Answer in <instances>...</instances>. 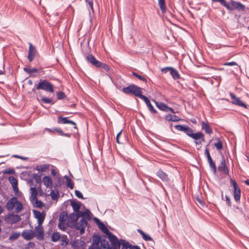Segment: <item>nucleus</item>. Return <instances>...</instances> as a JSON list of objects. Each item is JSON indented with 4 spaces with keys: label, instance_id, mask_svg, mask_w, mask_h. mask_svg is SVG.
<instances>
[{
    "label": "nucleus",
    "instance_id": "nucleus-35",
    "mask_svg": "<svg viewBox=\"0 0 249 249\" xmlns=\"http://www.w3.org/2000/svg\"><path fill=\"white\" fill-rule=\"evenodd\" d=\"M58 226L60 230L64 231L68 228V224L67 222L59 221Z\"/></svg>",
    "mask_w": 249,
    "mask_h": 249
},
{
    "label": "nucleus",
    "instance_id": "nucleus-61",
    "mask_svg": "<svg viewBox=\"0 0 249 249\" xmlns=\"http://www.w3.org/2000/svg\"><path fill=\"white\" fill-rule=\"evenodd\" d=\"M28 246L29 247H33L35 246V244L33 242H29Z\"/></svg>",
    "mask_w": 249,
    "mask_h": 249
},
{
    "label": "nucleus",
    "instance_id": "nucleus-37",
    "mask_svg": "<svg viewBox=\"0 0 249 249\" xmlns=\"http://www.w3.org/2000/svg\"><path fill=\"white\" fill-rule=\"evenodd\" d=\"M68 219V214L65 212H62L60 213L59 217V221L66 222Z\"/></svg>",
    "mask_w": 249,
    "mask_h": 249
},
{
    "label": "nucleus",
    "instance_id": "nucleus-49",
    "mask_svg": "<svg viewBox=\"0 0 249 249\" xmlns=\"http://www.w3.org/2000/svg\"><path fill=\"white\" fill-rule=\"evenodd\" d=\"M223 65L224 66H235V65L238 66L237 64L235 62H233V61L230 62H226V63H225Z\"/></svg>",
    "mask_w": 249,
    "mask_h": 249
},
{
    "label": "nucleus",
    "instance_id": "nucleus-6",
    "mask_svg": "<svg viewBox=\"0 0 249 249\" xmlns=\"http://www.w3.org/2000/svg\"><path fill=\"white\" fill-rule=\"evenodd\" d=\"M36 89L38 90L42 89L52 93L54 92L53 85L46 80H40L36 86Z\"/></svg>",
    "mask_w": 249,
    "mask_h": 249
},
{
    "label": "nucleus",
    "instance_id": "nucleus-7",
    "mask_svg": "<svg viewBox=\"0 0 249 249\" xmlns=\"http://www.w3.org/2000/svg\"><path fill=\"white\" fill-rule=\"evenodd\" d=\"M71 205L74 212H75V213L71 214V216L74 217L75 219L78 218L80 217H83L84 214H86V212L84 213L83 212L79 211L80 206L79 203L72 201Z\"/></svg>",
    "mask_w": 249,
    "mask_h": 249
},
{
    "label": "nucleus",
    "instance_id": "nucleus-11",
    "mask_svg": "<svg viewBox=\"0 0 249 249\" xmlns=\"http://www.w3.org/2000/svg\"><path fill=\"white\" fill-rule=\"evenodd\" d=\"M230 96L231 99V103L232 104L238 106L239 107H242L246 108H247V106L244 103H243L240 99V98L236 97L234 93L230 92Z\"/></svg>",
    "mask_w": 249,
    "mask_h": 249
},
{
    "label": "nucleus",
    "instance_id": "nucleus-43",
    "mask_svg": "<svg viewBox=\"0 0 249 249\" xmlns=\"http://www.w3.org/2000/svg\"><path fill=\"white\" fill-rule=\"evenodd\" d=\"M24 71L29 73L38 72V70L36 68H24Z\"/></svg>",
    "mask_w": 249,
    "mask_h": 249
},
{
    "label": "nucleus",
    "instance_id": "nucleus-9",
    "mask_svg": "<svg viewBox=\"0 0 249 249\" xmlns=\"http://www.w3.org/2000/svg\"><path fill=\"white\" fill-rule=\"evenodd\" d=\"M225 7L230 10H232L233 9L243 10L245 7L239 2L231 0L230 3H226Z\"/></svg>",
    "mask_w": 249,
    "mask_h": 249
},
{
    "label": "nucleus",
    "instance_id": "nucleus-55",
    "mask_svg": "<svg viewBox=\"0 0 249 249\" xmlns=\"http://www.w3.org/2000/svg\"><path fill=\"white\" fill-rule=\"evenodd\" d=\"M44 131H48L49 133L52 134V133H53L54 132H55V130H53V128L51 129V128H46L44 129Z\"/></svg>",
    "mask_w": 249,
    "mask_h": 249
},
{
    "label": "nucleus",
    "instance_id": "nucleus-30",
    "mask_svg": "<svg viewBox=\"0 0 249 249\" xmlns=\"http://www.w3.org/2000/svg\"><path fill=\"white\" fill-rule=\"evenodd\" d=\"M158 4L162 13L164 14L166 12V6L165 0H158Z\"/></svg>",
    "mask_w": 249,
    "mask_h": 249
},
{
    "label": "nucleus",
    "instance_id": "nucleus-63",
    "mask_svg": "<svg viewBox=\"0 0 249 249\" xmlns=\"http://www.w3.org/2000/svg\"><path fill=\"white\" fill-rule=\"evenodd\" d=\"M70 218L71 219L73 220V221H77V220H78V218H77V219H75L74 217H73V216H71V214H70Z\"/></svg>",
    "mask_w": 249,
    "mask_h": 249
},
{
    "label": "nucleus",
    "instance_id": "nucleus-58",
    "mask_svg": "<svg viewBox=\"0 0 249 249\" xmlns=\"http://www.w3.org/2000/svg\"><path fill=\"white\" fill-rule=\"evenodd\" d=\"M120 246H112L111 247H109L108 246V247H107L106 249H120Z\"/></svg>",
    "mask_w": 249,
    "mask_h": 249
},
{
    "label": "nucleus",
    "instance_id": "nucleus-24",
    "mask_svg": "<svg viewBox=\"0 0 249 249\" xmlns=\"http://www.w3.org/2000/svg\"><path fill=\"white\" fill-rule=\"evenodd\" d=\"M218 168L219 171L222 172L227 175L229 174V170L226 165V162L224 159H223L221 160L220 164L218 166Z\"/></svg>",
    "mask_w": 249,
    "mask_h": 249
},
{
    "label": "nucleus",
    "instance_id": "nucleus-64",
    "mask_svg": "<svg viewBox=\"0 0 249 249\" xmlns=\"http://www.w3.org/2000/svg\"><path fill=\"white\" fill-rule=\"evenodd\" d=\"M245 183L246 185H248L249 186V179H247L245 181Z\"/></svg>",
    "mask_w": 249,
    "mask_h": 249
},
{
    "label": "nucleus",
    "instance_id": "nucleus-38",
    "mask_svg": "<svg viewBox=\"0 0 249 249\" xmlns=\"http://www.w3.org/2000/svg\"><path fill=\"white\" fill-rule=\"evenodd\" d=\"M216 142L214 144V146L217 150H221L223 148V143L219 138L216 139Z\"/></svg>",
    "mask_w": 249,
    "mask_h": 249
},
{
    "label": "nucleus",
    "instance_id": "nucleus-27",
    "mask_svg": "<svg viewBox=\"0 0 249 249\" xmlns=\"http://www.w3.org/2000/svg\"><path fill=\"white\" fill-rule=\"evenodd\" d=\"M157 175L163 181H167L168 180L167 175L161 169L158 170L157 173Z\"/></svg>",
    "mask_w": 249,
    "mask_h": 249
},
{
    "label": "nucleus",
    "instance_id": "nucleus-33",
    "mask_svg": "<svg viewBox=\"0 0 249 249\" xmlns=\"http://www.w3.org/2000/svg\"><path fill=\"white\" fill-rule=\"evenodd\" d=\"M98 227L100 229V230L106 234H107L109 231L107 229V228L106 227V226L104 225V224L103 222H99Z\"/></svg>",
    "mask_w": 249,
    "mask_h": 249
},
{
    "label": "nucleus",
    "instance_id": "nucleus-13",
    "mask_svg": "<svg viewBox=\"0 0 249 249\" xmlns=\"http://www.w3.org/2000/svg\"><path fill=\"white\" fill-rule=\"evenodd\" d=\"M35 217L37 219V223L39 224H42L46 216L45 212H40L37 210H34L33 211Z\"/></svg>",
    "mask_w": 249,
    "mask_h": 249
},
{
    "label": "nucleus",
    "instance_id": "nucleus-22",
    "mask_svg": "<svg viewBox=\"0 0 249 249\" xmlns=\"http://www.w3.org/2000/svg\"><path fill=\"white\" fill-rule=\"evenodd\" d=\"M141 99L143 100L144 101L147 107H148L149 110L152 113L155 114L157 112V111L154 108L153 106L151 105L149 100L148 99L147 97L145 96L144 95L142 96Z\"/></svg>",
    "mask_w": 249,
    "mask_h": 249
},
{
    "label": "nucleus",
    "instance_id": "nucleus-23",
    "mask_svg": "<svg viewBox=\"0 0 249 249\" xmlns=\"http://www.w3.org/2000/svg\"><path fill=\"white\" fill-rule=\"evenodd\" d=\"M121 243L122 246V249H140L138 246H132L123 239L121 240Z\"/></svg>",
    "mask_w": 249,
    "mask_h": 249
},
{
    "label": "nucleus",
    "instance_id": "nucleus-28",
    "mask_svg": "<svg viewBox=\"0 0 249 249\" xmlns=\"http://www.w3.org/2000/svg\"><path fill=\"white\" fill-rule=\"evenodd\" d=\"M164 118L168 121L172 122H178L179 121L180 119L175 115L167 114L164 116Z\"/></svg>",
    "mask_w": 249,
    "mask_h": 249
},
{
    "label": "nucleus",
    "instance_id": "nucleus-45",
    "mask_svg": "<svg viewBox=\"0 0 249 249\" xmlns=\"http://www.w3.org/2000/svg\"><path fill=\"white\" fill-rule=\"evenodd\" d=\"M49 166L50 165L49 164H43L40 166V169L39 170L41 172H44L49 169Z\"/></svg>",
    "mask_w": 249,
    "mask_h": 249
},
{
    "label": "nucleus",
    "instance_id": "nucleus-36",
    "mask_svg": "<svg viewBox=\"0 0 249 249\" xmlns=\"http://www.w3.org/2000/svg\"><path fill=\"white\" fill-rule=\"evenodd\" d=\"M51 238H52V241L53 242H57L58 240H59V239L60 238V234H59V232H54L52 235Z\"/></svg>",
    "mask_w": 249,
    "mask_h": 249
},
{
    "label": "nucleus",
    "instance_id": "nucleus-62",
    "mask_svg": "<svg viewBox=\"0 0 249 249\" xmlns=\"http://www.w3.org/2000/svg\"><path fill=\"white\" fill-rule=\"evenodd\" d=\"M226 199L227 201V202L229 203V204H230L231 201H230V198L227 196H226Z\"/></svg>",
    "mask_w": 249,
    "mask_h": 249
},
{
    "label": "nucleus",
    "instance_id": "nucleus-16",
    "mask_svg": "<svg viewBox=\"0 0 249 249\" xmlns=\"http://www.w3.org/2000/svg\"><path fill=\"white\" fill-rule=\"evenodd\" d=\"M57 123L59 124H70L73 126L74 129L77 130L76 123L72 121L69 120L68 117H62L61 116H59L57 119Z\"/></svg>",
    "mask_w": 249,
    "mask_h": 249
},
{
    "label": "nucleus",
    "instance_id": "nucleus-25",
    "mask_svg": "<svg viewBox=\"0 0 249 249\" xmlns=\"http://www.w3.org/2000/svg\"><path fill=\"white\" fill-rule=\"evenodd\" d=\"M9 181L11 184L12 185L13 190L15 192H18V181L13 176H10L8 178Z\"/></svg>",
    "mask_w": 249,
    "mask_h": 249
},
{
    "label": "nucleus",
    "instance_id": "nucleus-60",
    "mask_svg": "<svg viewBox=\"0 0 249 249\" xmlns=\"http://www.w3.org/2000/svg\"><path fill=\"white\" fill-rule=\"evenodd\" d=\"M205 153L207 156V158L211 156L210 154L209 153V150L208 148H206V149L205 150Z\"/></svg>",
    "mask_w": 249,
    "mask_h": 249
},
{
    "label": "nucleus",
    "instance_id": "nucleus-4",
    "mask_svg": "<svg viewBox=\"0 0 249 249\" xmlns=\"http://www.w3.org/2000/svg\"><path fill=\"white\" fill-rule=\"evenodd\" d=\"M122 91L125 94H132L135 96L138 97L141 99L142 95V91L141 88L134 84H131L127 87L124 88Z\"/></svg>",
    "mask_w": 249,
    "mask_h": 249
},
{
    "label": "nucleus",
    "instance_id": "nucleus-14",
    "mask_svg": "<svg viewBox=\"0 0 249 249\" xmlns=\"http://www.w3.org/2000/svg\"><path fill=\"white\" fill-rule=\"evenodd\" d=\"M88 224L87 221L84 217H82L79 222L77 223L75 225V228L80 231L81 234L85 232V229Z\"/></svg>",
    "mask_w": 249,
    "mask_h": 249
},
{
    "label": "nucleus",
    "instance_id": "nucleus-21",
    "mask_svg": "<svg viewBox=\"0 0 249 249\" xmlns=\"http://www.w3.org/2000/svg\"><path fill=\"white\" fill-rule=\"evenodd\" d=\"M42 181L43 184L47 187L52 189L53 186V181L49 176H45L43 178Z\"/></svg>",
    "mask_w": 249,
    "mask_h": 249
},
{
    "label": "nucleus",
    "instance_id": "nucleus-57",
    "mask_svg": "<svg viewBox=\"0 0 249 249\" xmlns=\"http://www.w3.org/2000/svg\"><path fill=\"white\" fill-rule=\"evenodd\" d=\"M122 134V130L120 131L117 135V136H116V141L117 142V143H120V142H119V138H120V136H121Z\"/></svg>",
    "mask_w": 249,
    "mask_h": 249
},
{
    "label": "nucleus",
    "instance_id": "nucleus-40",
    "mask_svg": "<svg viewBox=\"0 0 249 249\" xmlns=\"http://www.w3.org/2000/svg\"><path fill=\"white\" fill-rule=\"evenodd\" d=\"M20 235V232H13L9 237L10 240H14L17 239Z\"/></svg>",
    "mask_w": 249,
    "mask_h": 249
},
{
    "label": "nucleus",
    "instance_id": "nucleus-44",
    "mask_svg": "<svg viewBox=\"0 0 249 249\" xmlns=\"http://www.w3.org/2000/svg\"><path fill=\"white\" fill-rule=\"evenodd\" d=\"M210 167L211 168L213 173H215L216 171V166L214 162L212 160L209 162Z\"/></svg>",
    "mask_w": 249,
    "mask_h": 249
},
{
    "label": "nucleus",
    "instance_id": "nucleus-53",
    "mask_svg": "<svg viewBox=\"0 0 249 249\" xmlns=\"http://www.w3.org/2000/svg\"><path fill=\"white\" fill-rule=\"evenodd\" d=\"M57 171H56V169L53 168L51 169V175L53 177H56L57 176Z\"/></svg>",
    "mask_w": 249,
    "mask_h": 249
},
{
    "label": "nucleus",
    "instance_id": "nucleus-46",
    "mask_svg": "<svg viewBox=\"0 0 249 249\" xmlns=\"http://www.w3.org/2000/svg\"><path fill=\"white\" fill-rule=\"evenodd\" d=\"M57 97L59 100L63 99L65 97V95L63 92L59 91L57 92Z\"/></svg>",
    "mask_w": 249,
    "mask_h": 249
},
{
    "label": "nucleus",
    "instance_id": "nucleus-26",
    "mask_svg": "<svg viewBox=\"0 0 249 249\" xmlns=\"http://www.w3.org/2000/svg\"><path fill=\"white\" fill-rule=\"evenodd\" d=\"M201 127L203 130H204L206 133L210 134L213 133V130L208 123L205 122L201 123Z\"/></svg>",
    "mask_w": 249,
    "mask_h": 249
},
{
    "label": "nucleus",
    "instance_id": "nucleus-3",
    "mask_svg": "<svg viewBox=\"0 0 249 249\" xmlns=\"http://www.w3.org/2000/svg\"><path fill=\"white\" fill-rule=\"evenodd\" d=\"M6 208L8 211H14L16 213H19L23 209L22 203L18 201L16 197L10 198L6 204Z\"/></svg>",
    "mask_w": 249,
    "mask_h": 249
},
{
    "label": "nucleus",
    "instance_id": "nucleus-47",
    "mask_svg": "<svg viewBox=\"0 0 249 249\" xmlns=\"http://www.w3.org/2000/svg\"><path fill=\"white\" fill-rule=\"evenodd\" d=\"M75 196L79 198H83V196L82 194L78 190L75 191Z\"/></svg>",
    "mask_w": 249,
    "mask_h": 249
},
{
    "label": "nucleus",
    "instance_id": "nucleus-18",
    "mask_svg": "<svg viewBox=\"0 0 249 249\" xmlns=\"http://www.w3.org/2000/svg\"><path fill=\"white\" fill-rule=\"evenodd\" d=\"M7 222L10 224H14L21 220L20 216L18 214H10L6 217Z\"/></svg>",
    "mask_w": 249,
    "mask_h": 249
},
{
    "label": "nucleus",
    "instance_id": "nucleus-17",
    "mask_svg": "<svg viewBox=\"0 0 249 249\" xmlns=\"http://www.w3.org/2000/svg\"><path fill=\"white\" fill-rule=\"evenodd\" d=\"M106 235L111 242L112 246H117L119 247L121 245V240L119 241L117 237L113 234L110 231Z\"/></svg>",
    "mask_w": 249,
    "mask_h": 249
},
{
    "label": "nucleus",
    "instance_id": "nucleus-42",
    "mask_svg": "<svg viewBox=\"0 0 249 249\" xmlns=\"http://www.w3.org/2000/svg\"><path fill=\"white\" fill-rule=\"evenodd\" d=\"M33 201L35 202V205L37 208H42L43 206V203L40 200H38L37 198L34 200Z\"/></svg>",
    "mask_w": 249,
    "mask_h": 249
},
{
    "label": "nucleus",
    "instance_id": "nucleus-52",
    "mask_svg": "<svg viewBox=\"0 0 249 249\" xmlns=\"http://www.w3.org/2000/svg\"><path fill=\"white\" fill-rule=\"evenodd\" d=\"M171 69V67H165V68H163L161 69V71L162 73H167L168 71H170V69Z\"/></svg>",
    "mask_w": 249,
    "mask_h": 249
},
{
    "label": "nucleus",
    "instance_id": "nucleus-41",
    "mask_svg": "<svg viewBox=\"0 0 249 249\" xmlns=\"http://www.w3.org/2000/svg\"><path fill=\"white\" fill-rule=\"evenodd\" d=\"M132 74L133 76H135L136 77L138 78L139 80H141L144 82L145 83L147 82L146 79L145 77L141 76V75H139L135 72H132Z\"/></svg>",
    "mask_w": 249,
    "mask_h": 249
},
{
    "label": "nucleus",
    "instance_id": "nucleus-29",
    "mask_svg": "<svg viewBox=\"0 0 249 249\" xmlns=\"http://www.w3.org/2000/svg\"><path fill=\"white\" fill-rule=\"evenodd\" d=\"M30 200L31 201H33L37 198L36 196L37 192L36 189L35 187H32L30 188Z\"/></svg>",
    "mask_w": 249,
    "mask_h": 249
},
{
    "label": "nucleus",
    "instance_id": "nucleus-8",
    "mask_svg": "<svg viewBox=\"0 0 249 249\" xmlns=\"http://www.w3.org/2000/svg\"><path fill=\"white\" fill-rule=\"evenodd\" d=\"M72 249H85L86 243L85 241L80 239H75L70 243Z\"/></svg>",
    "mask_w": 249,
    "mask_h": 249
},
{
    "label": "nucleus",
    "instance_id": "nucleus-15",
    "mask_svg": "<svg viewBox=\"0 0 249 249\" xmlns=\"http://www.w3.org/2000/svg\"><path fill=\"white\" fill-rule=\"evenodd\" d=\"M154 102L157 107L160 110L165 112H170L173 113H175L174 110L172 108L168 107L165 104L155 101H154Z\"/></svg>",
    "mask_w": 249,
    "mask_h": 249
},
{
    "label": "nucleus",
    "instance_id": "nucleus-1",
    "mask_svg": "<svg viewBox=\"0 0 249 249\" xmlns=\"http://www.w3.org/2000/svg\"><path fill=\"white\" fill-rule=\"evenodd\" d=\"M175 128L178 131L184 132L188 136L194 140L195 144L198 146L197 149H199L202 142H205L204 135L200 131L194 133V130L187 125H176Z\"/></svg>",
    "mask_w": 249,
    "mask_h": 249
},
{
    "label": "nucleus",
    "instance_id": "nucleus-54",
    "mask_svg": "<svg viewBox=\"0 0 249 249\" xmlns=\"http://www.w3.org/2000/svg\"><path fill=\"white\" fill-rule=\"evenodd\" d=\"M14 157H16L18 159H21V160H27L28 159V158H27V157H23L22 156H19L18 155H14Z\"/></svg>",
    "mask_w": 249,
    "mask_h": 249
},
{
    "label": "nucleus",
    "instance_id": "nucleus-39",
    "mask_svg": "<svg viewBox=\"0 0 249 249\" xmlns=\"http://www.w3.org/2000/svg\"><path fill=\"white\" fill-rule=\"evenodd\" d=\"M41 100L43 103L45 104H53L54 103L51 98H48L44 96L42 97Z\"/></svg>",
    "mask_w": 249,
    "mask_h": 249
},
{
    "label": "nucleus",
    "instance_id": "nucleus-5",
    "mask_svg": "<svg viewBox=\"0 0 249 249\" xmlns=\"http://www.w3.org/2000/svg\"><path fill=\"white\" fill-rule=\"evenodd\" d=\"M87 60L93 66L97 68H101L104 69L107 72L109 71V67L105 63H102L96 59L92 54H89L87 56Z\"/></svg>",
    "mask_w": 249,
    "mask_h": 249
},
{
    "label": "nucleus",
    "instance_id": "nucleus-51",
    "mask_svg": "<svg viewBox=\"0 0 249 249\" xmlns=\"http://www.w3.org/2000/svg\"><path fill=\"white\" fill-rule=\"evenodd\" d=\"M53 130H55V132H57L61 136H63L64 135V132L60 128H54Z\"/></svg>",
    "mask_w": 249,
    "mask_h": 249
},
{
    "label": "nucleus",
    "instance_id": "nucleus-32",
    "mask_svg": "<svg viewBox=\"0 0 249 249\" xmlns=\"http://www.w3.org/2000/svg\"><path fill=\"white\" fill-rule=\"evenodd\" d=\"M138 232L142 235V238L146 241H151L152 240V238L148 235L145 234L143 231L141 230L138 229L137 230Z\"/></svg>",
    "mask_w": 249,
    "mask_h": 249
},
{
    "label": "nucleus",
    "instance_id": "nucleus-2",
    "mask_svg": "<svg viewBox=\"0 0 249 249\" xmlns=\"http://www.w3.org/2000/svg\"><path fill=\"white\" fill-rule=\"evenodd\" d=\"M93 241L89 249H106L108 247V243L105 239H102L98 235H93Z\"/></svg>",
    "mask_w": 249,
    "mask_h": 249
},
{
    "label": "nucleus",
    "instance_id": "nucleus-56",
    "mask_svg": "<svg viewBox=\"0 0 249 249\" xmlns=\"http://www.w3.org/2000/svg\"><path fill=\"white\" fill-rule=\"evenodd\" d=\"M87 2H88L90 6V7L92 9L93 8V1L92 0H85Z\"/></svg>",
    "mask_w": 249,
    "mask_h": 249
},
{
    "label": "nucleus",
    "instance_id": "nucleus-19",
    "mask_svg": "<svg viewBox=\"0 0 249 249\" xmlns=\"http://www.w3.org/2000/svg\"><path fill=\"white\" fill-rule=\"evenodd\" d=\"M23 238L26 240H30L35 236L34 231L32 230H24L21 233Z\"/></svg>",
    "mask_w": 249,
    "mask_h": 249
},
{
    "label": "nucleus",
    "instance_id": "nucleus-20",
    "mask_svg": "<svg viewBox=\"0 0 249 249\" xmlns=\"http://www.w3.org/2000/svg\"><path fill=\"white\" fill-rule=\"evenodd\" d=\"M30 46L29 48V53L28 55V58L30 62H31L35 58L36 50L35 47L33 46V45L30 43Z\"/></svg>",
    "mask_w": 249,
    "mask_h": 249
},
{
    "label": "nucleus",
    "instance_id": "nucleus-59",
    "mask_svg": "<svg viewBox=\"0 0 249 249\" xmlns=\"http://www.w3.org/2000/svg\"><path fill=\"white\" fill-rule=\"evenodd\" d=\"M61 241L65 243V245H67L69 243V240L67 239V238H63L61 240Z\"/></svg>",
    "mask_w": 249,
    "mask_h": 249
},
{
    "label": "nucleus",
    "instance_id": "nucleus-31",
    "mask_svg": "<svg viewBox=\"0 0 249 249\" xmlns=\"http://www.w3.org/2000/svg\"><path fill=\"white\" fill-rule=\"evenodd\" d=\"M170 73L174 79H178L180 78L178 71L173 68L170 69Z\"/></svg>",
    "mask_w": 249,
    "mask_h": 249
},
{
    "label": "nucleus",
    "instance_id": "nucleus-48",
    "mask_svg": "<svg viewBox=\"0 0 249 249\" xmlns=\"http://www.w3.org/2000/svg\"><path fill=\"white\" fill-rule=\"evenodd\" d=\"M50 194L53 199H56L58 195V193H55L53 191H52Z\"/></svg>",
    "mask_w": 249,
    "mask_h": 249
},
{
    "label": "nucleus",
    "instance_id": "nucleus-10",
    "mask_svg": "<svg viewBox=\"0 0 249 249\" xmlns=\"http://www.w3.org/2000/svg\"><path fill=\"white\" fill-rule=\"evenodd\" d=\"M231 183L233 187V195L235 200L238 202L240 199L241 191L237 183L234 180L231 179Z\"/></svg>",
    "mask_w": 249,
    "mask_h": 249
},
{
    "label": "nucleus",
    "instance_id": "nucleus-34",
    "mask_svg": "<svg viewBox=\"0 0 249 249\" xmlns=\"http://www.w3.org/2000/svg\"><path fill=\"white\" fill-rule=\"evenodd\" d=\"M64 178H66L67 187L70 188L71 189H72L73 188V187H74V183H73V182L67 176H65Z\"/></svg>",
    "mask_w": 249,
    "mask_h": 249
},
{
    "label": "nucleus",
    "instance_id": "nucleus-12",
    "mask_svg": "<svg viewBox=\"0 0 249 249\" xmlns=\"http://www.w3.org/2000/svg\"><path fill=\"white\" fill-rule=\"evenodd\" d=\"M42 225L38 224V225L35 227L34 231L35 236L39 240H43L44 236V229Z\"/></svg>",
    "mask_w": 249,
    "mask_h": 249
},
{
    "label": "nucleus",
    "instance_id": "nucleus-50",
    "mask_svg": "<svg viewBox=\"0 0 249 249\" xmlns=\"http://www.w3.org/2000/svg\"><path fill=\"white\" fill-rule=\"evenodd\" d=\"M213 2H220L222 5L225 7L226 5V1L225 0H212Z\"/></svg>",
    "mask_w": 249,
    "mask_h": 249
}]
</instances>
